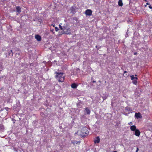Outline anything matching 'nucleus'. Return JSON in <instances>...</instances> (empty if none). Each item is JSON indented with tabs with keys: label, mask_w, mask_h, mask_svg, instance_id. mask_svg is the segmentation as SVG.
<instances>
[{
	"label": "nucleus",
	"mask_w": 152,
	"mask_h": 152,
	"mask_svg": "<svg viewBox=\"0 0 152 152\" xmlns=\"http://www.w3.org/2000/svg\"><path fill=\"white\" fill-rule=\"evenodd\" d=\"M71 143H73L74 144H75V143H74V142H73V141H71Z\"/></svg>",
	"instance_id": "28"
},
{
	"label": "nucleus",
	"mask_w": 152,
	"mask_h": 152,
	"mask_svg": "<svg viewBox=\"0 0 152 152\" xmlns=\"http://www.w3.org/2000/svg\"><path fill=\"white\" fill-rule=\"evenodd\" d=\"M140 132L139 130L137 129L135 131L134 134L137 136L139 137L140 135Z\"/></svg>",
	"instance_id": "5"
},
{
	"label": "nucleus",
	"mask_w": 152,
	"mask_h": 152,
	"mask_svg": "<svg viewBox=\"0 0 152 152\" xmlns=\"http://www.w3.org/2000/svg\"><path fill=\"white\" fill-rule=\"evenodd\" d=\"M13 150H14V151H17V150H15V148H13Z\"/></svg>",
	"instance_id": "27"
},
{
	"label": "nucleus",
	"mask_w": 152,
	"mask_h": 152,
	"mask_svg": "<svg viewBox=\"0 0 152 152\" xmlns=\"http://www.w3.org/2000/svg\"><path fill=\"white\" fill-rule=\"evenodd\" d=\"M138 151H139V148L138 147H137L136 150V152H138Z\"/></svg>",
	"instance_id": "23"
},
{
	"label": "nucleus",
	"mask_w": 152,
	"mask_h": 152,
	"mask_svg": "<svg viewBox=\"0 0 152 152\" xmlns=\"http://www.w3.org/2000/svg\"><path fill=\"white\" fill-rule=\"evenodd\" d=\"M59 28L62 30L64 33L66 34H70L71 33L70 26L68 23L65 21L59 25Z\"/></svg>",
	"instance_id": "1"
},
{
	"label": "nucleus",
	"mask_w": 152,
	"mask_h": 152,
	"mask_svg": "<svg viewBox=\"0 0 152 152\" xmlns=\"http://www.w3.org/2000/svg\"><path fill=\"white\" fill-rule=\"evenodd\" d=\"M135 117L137 118H141V115L140 113H136L135 114Z\"/></svg>",
	"instance_id": "7"
},
{
	"label": "nucleus",
	"mask_w": 152,
	"mask_h": 152,
	"mask_svg": "<svg viewBox=\"0 0 152 152\" xmlns=\"http://www.w3.org/2000/svg\"><path fill=\"white\" fill-rule=\"evenodd\" d=\"M130 77L131 78V80H137V77H134V75H130Z\"/></svg>",
	"instance_id": "17"
},
{
	"label": "nucleus",
	"mask_w": 152,
	"mask_h": 152,
	"mask_svg": "<svg viewBox=\"0 0 152 152\" xmlns=\"http://www.w3.org/2000/svg\"><path fill=\"white\" fill-rule=\"evenodd\" d=\"M146 4L148 5H149V3H146Z\"/></svg>",
	"instance_id": "30"
},
{
	"label": "nucleus",
	"mask_w": 152,
	"mask_h": 152,
	"mask_svg": "<svg viewBox=\"0 0 152 152\" xmlns=\"http://www.w3.org/2000/svg\"><path fill=\"white\" fill-rule=\"evenodd\" d=\"M8 55L9 56H12L13 55V53L12 50H9L8 51Z\"/></svg>",
	"instance_id": "15"
},
{
	"label": "nucleus",
	"mask_w": 152,
	"mask_h": 152,
	"mask_svg": "<svg viewBox=\"0 0 152 152\" xmlns=\"http://www.w3.org/2000/svg\"><path fill=\"white\" fill-rule=\"evenodd\" d=\"M4 129V125L2 124H0V132H3Z\"/></svg>",
	"instance_id": "13"
},
{
	"label": "nucleus",
	"mask_w": 152,
	"mask_h": 152,
	"mask_svg": "<svg viewBox=\"0 0 152 152\" xmlns=\"http://www.w3.org/2000/svg\"><path fill=\"white\" fill-rule=\"evenodd\" d=\"M118 4L119 6H121L123 5V4L121 0H119L118 2Z\"/></svg>",
	"instance_id": "18"
},
{
	"label": "nucleus",
	"mask_w": 152,
	"mask_h": 152,
	"mask_svg": "<svg viewBox=\"0 0 152 152\" xmlns=\"http://www.w3.org/2000/svg\"><path fill=\"white\" fill-rule=\"evenodd\" d=\"M2 63L0 62V71H1L4 69V67L2 65Z\"/></svg>",
	"instance_id": "16"
},
{
	"label": "nucleus",
	"mask_w": 152,
	"mask_h": 152,
	"mask_svg": "<svg viewBox=\"0 0 152 152\" xmlns=\"http://www.w3.org/2000/svg\"><path fill=\"white\" fill-rule=\"evenodd\" d=\"M35 39L38 41H40L41 40V37L39 35H35Z\"/></svg>",
	"instance_id": "8"
},
{
	"label": "nucleus",
	"mask_w": 152,
	"mask_h": 152,
	"mask_svg": "<svg viewBox=\"0 0 152 152\" xmlns=\"http://www.w3.org/2000/svg\"><path fill=\"white\" fill-rule=\"evenodd\" d=\"M4 109L7 111H9V108L8 107H6L4 108Z\"/></svg>",
	"instance_id": "22"
},
{
	"label": "nucleus",
	"mask_w": 152,
	"mask_h": 152,
	"mask_svg": "<svg viewBox=\"0 0 152 152\" xmlns=\"http://www.w3.org/2000/svg\"><path fill=\"white\" fill-rule=\"evenodd\" d=\"M126 73H127V72L126 71H125L124 72V76L125 77H127V76H128V75H127Z\"/></svg>",
	"instance_id": "19"
},
{
	"label": "nucleus",
	"mask_w": 152,
	"mask_h": 152,
	"mask_svg": "<svg viewBox=\"0 0 152 152\" xmlns=\"http://www.w3.org/2000/svg\"><path fill=\"white\" fill-rule=\"evenodd\" d=\"M92 82H93V83H95V82H96V81H92Z\"/></svg>",
	"instance_id": "31"
},
{
	"label": "nucleus",
	"mask_w": 152,
	"mask_h": 152,
	"mask_svg": "<svg viewBox=\"0 0 152 152\" xmlns=\"http://www.w3.org/2000/svg\"><path fill=\"white\" fill-rule=\"evenodd\" d=\"M53 26H54V25H53Z\"/></svg>",
	"instance_id": "34"
},
{
	"label": "nucleus",
	"mask_w": 152,
	"mask_h": 152,
	"mask_svg": "<svg viewBox=\"0 0 152 152\" xmlns=\"http://www.w3.org/2000/svg\"><path fill=\"white\" fill-rule=\"evenodd\" d=\"M100 141V139L99 137H97L95 138L94 140V142L95 143H99Z\"/></svg>",
	"instance_id": "6"
},
{
	"label": "nucleus",
	"mask_w": 152,
	"mask_h": 152,
	"mask_svg": "<svg viewBox=\"0 0 152 152\" xmlns=\"http://www.w3.org/2000/svg\"><path fill=\"white\" fill-rule=\"evenodd\" d=\"M78 86V84L75 83H73L71 85V87L72 88H75L77 87Z\"/></svg>",
	"instance_id": "12"
},
{
	"label": "nucleus",
	"mask_w": 152,
	"mask_h": 152,
	"mask_svg": "<svg viewBox=\"0 0 152 152\" xmlns=\"http://www.w3.org/2000/svg\"><path fill=\"white\" fill-rule=\"evenodd\" d=\"M80 141H77V142H76V144H78V143H80Z\"/></svg>",
	"instance_id": "26"
},
{
	"label": "nucleus",
	"mask_w": 152,
	"mask_h": 152,
	"mask_svg": "<svg viewBox=\"0 0 152 152\" xmlns=\"http://www.w3.org/2000/svg\"><path fill=\"white\" fill-rule=\"evenodd\" d=\"M132 83L133 84H135V85H136L137 83V80H134L133 82H132Z\"/></svg>",
	"instance_id": "20"
},
{
	"label": "nucleus",
	"mask_w": 152,
	"mask_h": 152,
	"mask_svg": "<svg viewBox=\"0 0 152 152\" xmlns=\"http://www.w3.org/2000/svg\"><path fill=\"white\" fill-rule=\"evenodd\" d=\"M148 7H149V8L150 9H152V7L151 5H150Z\"/></svg>",
	"instance_id": "25"
},
{
	"label": "nucleus",
	"mask_w": 152,
	"mask_h": 152,
	"mask_svg": "<svg viewBox=\"0 0 152 152\" xmlns=\"http://www.w3.org/2000/svg\"><path fill=\"white\" fill-rule=\"evenodd\" d=\"M113 152H117L116 151H114Z\"/></svg>",
	"instance_id": "32"
},
{
	"label": "nucleus",
	"mask_w": 152,
	"mask_h": 152,
	"mask_svg": "<svg viewBox=\"0 0 152 152\" xmlns=\"http://www.w3.org/2000/svg\"><path fill=\"white\" fill-rule=\"evenodd\" d=\"M135 76H137V75H135Z\"/></svg>",
	"instance_id": "33"
},
{
	"label": "nucleus",
	"mask_w": 152,
	"mask_h": 152,
	"mask_svg": "<svg viewBox=\"0 0 152 152\" xmlns=\"http://www.w3.org/2000/svg\"><path fill=\"white\" fill-rule=\"evenodd\" d=\"M21 8L19 6H17L16 7V10L17 12L18 13H20L21 12Z\"/></svg>",
	"instance_id": "11"
},
{
	"label": "nucleus",
	"mask_w": 152,
	"mask_h": 152,
	"mask_svg": "<svg viewBox=\"0 0 152 152\" xmlns=\"http://www.w3.org/2000/svg\"><path fill=\"white\" fill-rule=\"evenodd\" d=\"M56 78L58 79L59 82H63L64 80L65 76L63 75V73L62 72H56Z\"/></svg>",
	"instance_id": "3"
},
{
	"label": "nucleus",
	"mask_w": 152,
	"mask_h": 152,
	"mask_svg": "<svg viewBox=\"0 0 152 152\" xmlns=\"http://www.w3.org/2000/svg\"><path fill=\"white\" fill-rule=\"evenodd\" d=\"M128 124L129 125H132V122H130L129 123H128Z\"/></svg>",
	"instance_id": "24"
},
{
	"label": "nucleus",
	"mask_w": 152,
	"mask_h": 152,
	"mask_svg": "<svg viewBox=\"0 0 152 152\" xmlns=\"http://www.w3.org/2000/svg\"><path fill=\"white\" fill-rule=\"evenodd\" d=\"M70 12L72 13L73 14H75V8L73 7H72L70 8Z\"/></svg>",
	"instance_id": "9"
},
{
	"label": "nucleus",
	"mask_w": 152,
	"mask_h": 152,
	"mask_svg": "<svg viewBox=\"0 0 152 152\" xmlns=\"http://www.w3.org/2000/svg\"><path fill=\"white\" fill-rule=\"evenodd\" d=\"M130 129L132 131H135L136 129V126L135 125H132L130 126Z\"/></svg>",
	"instance_id": "10"
},
{
	"label": "nucleus",
	"mask_w": 152,
	"mask_h": 152,
	"mask_svg": "<svg viewBox=\"0 0 152 152\" xmlns=\"http://www.w3.org/2000/svg\"><path fill=\"white\" fill-rule=\"evenodd\" d=\"M55 30H56V31H58V28L57 27H55Z\"/></svg>",
	"instance_id": "21"
},
{
	"label": "nucleus",
	"mask_w": 152,
	"mask_h": 152,
	"mask_svg": "<svg viewBox=\"0 0 152 152\" xmlns=\"http://www.w3.org/2000/svg\"><path fill=\"white\" fill-rule=\"evenodd\" d=\"M92 14V11L91 10L87 9L85 11V14L86 15L91 16Z\"/></svg>",
	"instance_id": "4"
},
{
	"label": "nucleus",
	"mask_w": 152,
	"mask_h": 152,
	"mask_svg": "<svg viewBox=\"0 0 152 152\" xmlns=\"http://www.w3.org/2000/svg\"><path fill=\"white\" fill-rule=\"evenodd\" d=\"M89 131L87 127H83L81 130V131H78L76 133L78 135L80 136L81 137H83L89 133Z\"/></svg>",
	"instance_id": "2"
},
{
	"label": "nucleus",
	"mask_w": 152,
	"mask_h": 152,
	"mask_svg": "<svg viewBox=\"0 0 152 152\" xmlns=\"http://www.w3.org/2000/svg\"><path fill=\"white\" fill-rule=\"evenodd\" d=\"M137 54V52H135V53H134V54L135 55Z\"/></svg>",
	"instance_id": "29"
},
{
	"label": "nucleus",
	"mask_w": 152,
	"mask_h": 152,
	"mask_svg": "<svg viewBox=\"0 0 152 152\" xmlns=\"http://www.w3.org/2000/svg\"><path fill=\"white\" fill-rule=\"evenodd\" d=\"M85 110L87 114L89 115L90 113V110H89L88 108L86 107L85 109Z\"/></svg>",
	"instance_id": "14"
}]
</instances>
